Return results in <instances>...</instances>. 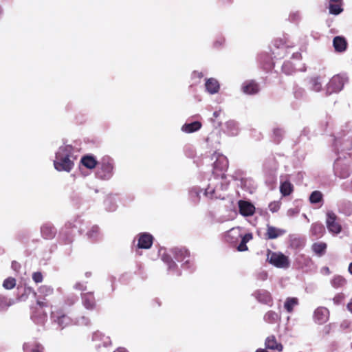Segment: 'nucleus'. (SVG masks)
Masks as SVG:
<instances>
[{
    "label": "nucleus",
    "instance_id": "obj_6",
    "mask_svg": "<svg viewBox=\"0 0 352 352\" xmlns=\"http://www.w3.org/2000/svg\"><path fill=\"white\" fill-rule=\"evenodd\" d=\"M292 59L293 60L292 63L290 62H285L282 66V70L286 74H290L296 70H305L303 67H298V65L295 63L296 61L300 60L301 59V54L299 52H295L292 54Z\"/></svg>",
    "mask_w": 352,
    "mask_h": 352
},
{
    "label": "nucleus",
    "instance_id": "obj_11",
    "mask_svg": "<svg viewBox=\"0 0 352 352\" xmlns=\"http://www.w3.org/2000/svg\"><path fill=\"white\" fill-rule=\"evenodd\" d=\"M17 291V300L19 301H25L31 294L34 297L36 296L35 291L29 286H18Z\"/></svg>",
    "mask_w": 352,
    "mask_h": 352
},
{
    "label": "nucleus",
    "instance_id": "obj_59",
    "mask_svg": "<svg viewBox=\"0 0 352 352\" xmlns=\"http://www.w3.org/2000/svg\"><path fill=\"white\" fill-rule=\"evenodd\" d=\"M193 76H197L198 78H202L204 76V74L202 72H194Z\"/></svg>",
    "mask_w": 352,
    "mask_h": 352
},
{
    "label": "nucleus",
    "instance_id": "obj_27",
    "mask_svg": "<svg viewBox=\"0 0 352 352\" xmlns=\"http://www.w3.org/2000/svg\"><path fill=\"white\" fill-rule=\"evenodd\" d=\"M342 0H330L329 1V12L332 14H339L342 12Z\"/></svg>",
    "mask_w": 352,
    "mask_h": 352
},
{
    "label": "nucleus",
    "instance_id": "obj_16",
    "mask_svg": "<svg viewBox=\"0 0 352 352\" xmlns=\"http://www.w3.org/2000/svg\"><path fill=\"white\" fill-rule=\"evenodd\" d=\"M213 157L216 159L214 168L219 170H225L228 166V161L226 156L219 153H214Z\"/></svg>",
    "mask_w": 352,
    "mask_h": 352
},
{
    "label": "nucleus",
    "instance_id": "obj_15",
    "mask_svg": "<svg viewBox=\"0 0 352 352\" xmlns=\"http://www.w3.org/2000/svg\"><path fill=\"white\" fill-rule=\"evenodd\" d=\"M239 208L241 214L245 217L253 215L255 211V207L246 201H239Z\"/></svg>",
    "mask_w": 352,
    "mask_h": 352
},
{
    "label": "nucleus",
    "instance_id": "obj_62",
    "mask_svg": "<svg viewBox=\"0 0 352 352\" xmlns=\"http://www.w3.org/2000/svg\"><path fill=\"white\" fill-rule=\"evenodd\" d=\"M12 266L14 270H16L17 268L19 267V265L16 262H13Z\"/></svg>",
    "mask_w": 352,
    "mask_h": 352
},
{
    "label": "nucleus",
    "instance_id": "obj_55",
    "mask_svg": "<svg viewBox=\"0 0 352 352\" xmlns=\"http://www.w3.org/2000/svg\"><path fill=\"white\" fill-rule=\"evenodd\" d=\"M283 131L280 129H275L274 130V135L278 138L277 141H279V138L282 136Z\"/></svg>",
    "mask_w": 352,
    "mask_h": 352
},
{
    "label": "nucleus",
    "instance_id": "obj_29",
    "mask_svg": "<svg viewBox=\"0 0 352 352\" xmlns=\"http://www.w3.org/2000/svg\"><path fill=\"white\" fill-rule=\"evenodd\" d=\"M41 234L47 239H52L56 234V229L50 224H45L41 227Z\"/></svg>",
    "mask_w": 352,
    "mask_h": 352
},
{
    "label": "nucleus",
    "instance_id": "obj_10",
    "mask_svg": "<svg viewBox=\"0 0 352 352\" xmlns=\"http://www.w3.org/2000/svg\"><path fill=\"white\" fill-rule=\"evenodd\" d=\"M92 341L98 347L102 346H107L111 344V340L109 336H105L102 332L97 331L93 333Z\"/></svg>",
    "mask_w": 352,
    "mask_h": 352
},
{
    "label": "nucleus",
    "instance_id": "obj_54",
    "mask_svg": "<svg viewBox=\"0 0 352 352\" xmlns=\"http://www.w3.org/2000/svg\"><path fill=\"white\" fill-rule=\"evenodd\" d=\"M305 94V91L304 89H298L296 90L294 94H295V96L296 98H302V97L304 96Z\"/></svg>",
    "mask_w": 352,
    "mask_h": 352
},
{
    "label": "nucleus",
    "instance_id": "obj_43",
    "mask_svg": "<svg viewBox=\"0 0 352 352\" xmlns=\"http://www.w3.org/2000/svg\"><path fill=\"white\" fill-rule=\"evenodd\" d=\"M201 192V190L198 187H194L190 189L189 192L190 197L191 199L197 203L199 201V195Z\"/></svg>",
    "mask_w": 352,
    "mask_h": 352
},
{
    "label": "nucleus",
    "instance_id": "obj_24",
    "mask_svg": "<svg viewBox=\"0 0 352 352\" xmlns=\"http://www.w3.org/2000/svg\"><path fill=\"white\" fill-rule=\"evenodd\" d=\"M201 123L199 121L186 122L181 128L182 131L186 133H191L199 131L201 127Z\"/></svg>",
    "mask_w": 352,
    "mask_h": 352
},
{
    "label": "nucleus",
    "instance_id": "obj_26",
    "mask_svg": "<svg viewBox=\"0 0 352 352\" xmlns=\"http://www.w3.org/2000/svg\"><path fill=\"white\" fill-rule=\"evenodd\" d=\"M24 352H42L43 347L35 340L27 342L23 344Z\"/></svg>",
    "mask_w": 352,
    "mask_h": 352
},
{
    "label": "nucleus",
    "instance_id": "obj_61",
    "mask_svg": "<svg viewBox=\"0 0 352 352\" xmlns=\"http://www.w3.org/2000/svg\"><path fill=\"white\" fill-rule=\"evenodd\" d=\"M221 114V110H219V111H215L214 113H213V116L214 118H217V117L219 116V115Z\"/></svg>",
    "mask_w": 352,
    "mask_h": 352
},
{
    "label": "nucleus",
    "instance_id": "obj_50",
    "mask_svg": "<svg viewBox=\"0 0 352 352\" xmlns=\"http://www.w3.org/2000/svg\"><path fill=\"white\" fill-rule=\"evenodd\" d=\"M237 250L239 252H244V251L248 250V247L246 245V243H244L243 241H241L240 244L237 247Z\"/></svg>",
    "mask_w": 352,
    "mask_h": 352
},
{
    "label": "nucleus",
    "instance_id": "obj_4",
    "mask_svg": "<svg viewBox=\"0 0 352 352\" xmlns=\"http://www.w3.org/2000/svg\"><path fill=\"white\" fill-rule=\"evenodd\" d=\"M267 259L270 263L278 268H287L290 265L288 257L280 252L270 251Z\"/></svg>",
    "mask_w": 352,
    "mask_h": 352
},
{
    "label": "nucleus",
    "instance_id": "obj_49",
    "mask_svg": "<svg viewBox=\"0 0 352 352\" xmlns=\"http://www.w3.org/2000/svg\"><path fill=\"white\" fill-rule=\"evenodd\" d=\"M214 192L215 190L211 186H208L204 192V195L210 199H212L214 197Z\"/></svg>",
    "mask_w": 352,
    "mask_h": 352
},
{
    "label": "nucleus",
    "instance_id": "obj_28",
    "mask_svg": "<svg viewBox=\"0 0 352 352\" xmlns=\"http://www.w3.org/2000/svg\"><path fill=\"white\" fill-rule=\"evenodd\" d=\"M309 87L311 91L320 92L322 89V80L320 77L311 78L309 81Z\"/></svg>",
    "mask_w": 352,
    "mask_h": 352
},
{
    "label": "nucleus",
    "instance_id": "obj_35",
    "mask_svg": "<svg viewBox=\"0 0 352 352\" xmlns=\"http://www.w3.org/2000/svg\"><path fill=\"white\" fill-rule=\"evenodd\" d=\"M87 237L92 241H98L100 239V233L99 228L97 226H93L87 233Z\"/></svg>",
    "mask_w": 352,
    "mask_h": 352
},
{
    "label": "nucleus",
    "instance_id": "obj_21",
    "mask_svg": "<svg viewBox=\"0 0 352 352\" xmlns=\"http://www.w3.org/2000/svg\"><path fill=\"white\" fill-rule=\"evenodd\" d=\"M82 302L87 309L92 310L96 307L95 298L91 292H88L82 295Z\"/></svg>",
    "mask_w": 352,
    "mask_h": 352
},
{
    "label": "nucleus",
    "instance_id": "obj_44",
    "mask_svg": "<svg viewBox=\"0 0 352 352\" xmlns=\"http://www.w3.org/2000/svg\"><path fill=\"white\" fill-rule=\"evenodd\" d=\"M322 199V194L321 192L316 190L314 191L310 197H309V201L311 204H318L320 203Z\"/></svg>",
    "mask_w": 352,
    "mask_h": 352
},
{
    "label": "nucleus",
    "instance_id": "obj_47",
    "mask_svg": "<svg viewBox=\"0 0 352 352\" xmlns=\"http://www.w3.org/2000/svg\"><path fill=\"white\" fill-rule=\"evenodd\" d=\"M32 277L35 283H40L43 280V274L39 272H34Z\"/></svg>",
    "mask_w": 352,
    "mask_h": 352
},
{
    "label": "nucleus",
    "instance_id": "obj_8",
    "mask_svg": "<svg viewBox=\"0 0 352 352\" xmlns=\"http://www.w3.org/2000/svg\"><path fill=\"white\" fill-rule=\"evenodd\" d=\"M138 241L137 246L142 249H148L153 244V236L151 234L144 232L138 234L135 241Z\"/></svg>",
    "mask_w": 352,
    "mask_h": 352
},
{
    "label": "nucleus",
    "instance_id": "obj_32",
    "mask_svg": "<svg viewBox=\"0 0 352 352\" xmlns=\"http://www.w3.org/2000/svg\"><path fill=\"white\" fill-rule=\"evenodd\" d=\"M263 319L269 324H274L280 321V316L274 311H269L264 315Z\"/></svg>",
    "mask_w": 352,
    "mask_h": 352
},
{
    "label": "nucleus",
    "instance_id": "obj_30",
    "mask_svg": "<svg viewBox=\"0 0 352 352\" xmlns=\"http://www.w3.org/2000/svg\"><path fill=\"white\" fill-rule=\"evenodd\" d=\"M285 232V230L268 226L266 234L269 239H272L283 235Z\"/></svg>",
    "mask_w": 352,
    "mask_h": 352
},
{
    "label": "nucleus",
    "instance_id": "obj_38",
    "mask_svg": "<svg viewBox=\"0 0 352 352\" xmlns=\"http://www.w3.org/2000/svg\"><path fill=\"white\" fill-rule=\"evenodd\" d=\"M311 232L313 235L320 237L324 232V228L320 223H314L311 225Z\"/></svg>",
    "mask_w": 352,
    "mask_h": 352
},
{
    "label": "nucleus",
    "instance_id": "obj_45",
    "mask_svg": "<svg viewBox=\"0 0 352 352\" xmlns=\"http://www.w3.org/2000/svg\"><path fill=\"white\" fill-rule=\"evenodd\" d=\"M327 248V245L324 243H316L313 245V250L318 254H322L324 253L325 249Z\"/></svg>",
    "mask_w": 352,
    "mask_h": 352
},
{
    "label": "nucleus",
    "instance_id": "obj_57",
    "mask_svg": "<svg viewBox=\"0 0 352 352\" xmlns=\"http://www.w3.org/2000/svg\"><path fill=\"white\" fill-rule=\"evenodd\" d=\"M342 298H343L342 296L339 294L334 297L333 301L336 304H339L340 302H342Z\"/></svg>",
    "mask_w": 352,
    "mask_h": 352
},
{
    "label": "nucleus",
    "instance_id": "obj_39",
    "mask_svg": "<svg viewBox=\"0 0 352 352\" xmlns=\"http://www.w3.org/2000/svg\"><path fill=\"white\" fill-rule=\"evenodd\" d=\"M13 304H14V300L13 299L0 296V311L7 309Z\"/></svg>",
    "mask_w": 352,
    "mask_h": 352
},
{
    "label": "nucleus",
    "instance_id": "obj_46",
    "mask_svg": "<svg viewBox=\"0 0 352 352\" xmlns=\"http://www.w3.org/2000/svg\"><path fill=\"white\" fill-rule=\"evenodd\" d=\"M16 285V280L14 278L9 277L6 278L3 283V286L6 289H11Z\"/></svg>",
    "mask_w": 352,
    "mask_h": 352
},
{
    "label": "nucleus",
    "instance_id": "obj_34",
    "mask_svg": "<svg viewBox=\"0 0 352 352\" xmlns=\"http://www.w3.org/2000/svg\"><path fill=\"white\" fill-rule=\"evenodd\" d=\"M298 305V299L295 297L287 298L284 302V308L287 312L291 313L293 311L294 308Z\"/></svg>",
    "mask_w": 352,
    "mask_h": 352
},
{
    "label": "nucleus",
    "instance_id": "obj_13",
    "mask_svg": "<svg viewBox=\"0 0 352 352\" xmlns=\"http://www.w3.org/2000/svg\"><path fill=\"white\" fill-rule=\"evenodd\" d=\"M206 91L211 95L216 94L220 89V85L219 81L214 78H209L206 79L205 82Z\"/></svg>",
    "mask_w": 352,
    "mask_h": 352
},
{
    "label": "nucleus",
    "instance_id": "obj_42",
    "mask_svg": "<svg viewBox=\"0 0 352 352\" xmlns=\"http://www.w3.org/2000/svg\"><path fill=\"white\" fill-rule=\"evenodd\" d=\"M162 261L167 265L168 270L173 271L177 266L176 263L168 254H165L162 256Z\"/></svg>",
    "mask_w": 352,
    "mask_h": 352
},
{
    "label": "nucleus",
    "instance_id": "obj_12",
    "mask_svg": "<svg viewBox=\"0 0 352 352\" xmlns=\"http://www.w3.org/2000/svg\"><path fill=\"white\" fill-rule=\"evenodd\" d=\"M329 312L325 307L317 308L314 314V319L318 324H323L329 319Z\"/></svg>",
    "mask_w": 352,
    "mask_h": 352
},
{
    "label": "nucleus",
    "instance_id": "obj_2",
    "mask_svg": "<svg viewBox=\"0 0 352 352\" xmlns=\"http://www.w3.org/2000/svg\"><path fill=\"white\" fill-rule=\"evenodd\" d=\"M116 170L113 159L108 155L103 156L98 162L96 177L100 180L108 181L112 178Z\"/></svg>",
    "mask_w": 352,
    "mask_h": 352
},
{
    "label": "nucleus",
    "instance_id": "obj_18",
    "mask_svg": "<svg viewBox=\"0 0 352 352\" xmlns=\"http://www.w3.org/2000/svg\"><path fill=\"white\" fill-rule=\"evenodd\" d=\"M252 295L261 303L267 304L272 301L271 294L267 290L258 289L254 292Z\"/></svg>",
    "mask_w": 352,
    "mask_h": 352
},
{
    "label": "nucleus",
    "instance_id": "obj_33",
    "mask_svg": "<svg viewBox=\"0 0 352 352\" xmlns=\"http://www.w3.org/2000/svg\"><path fill=\"white\" fill-rule=\"evenodd\" d=\"M32 319L35 323L43 325L47 320V315L41 309L38 310L32 314Z\"/></svg>",
    "mask_w": 352,
    "mask_h": 352
},
{
    "label": "nucleus",
    "instance_id": "obj_36",
    "mask_svg": "<svg viewBox=\"0 0 352 352\" xmlns=\"http://www.w3.org/2000/svg\"><path fill=\"white\" fill-rule=\"evenodd\" d=\"M274 46L283 52H287L290 45L285 38H276L274 41Z\"/></svg>",
    "mask_w": 352,
    "mask_h": 352
},
{
    "label": "nucleus",
    "instance_id": "obj_40",
    "mask_svg": "<svg viewBox=\"0 0 352 352\" xmlns=\"http://www.w3.org/2000/svg\"><path fill=\"white\" fill-rule=\"evenodd\" d=\"M331 285L335 288H339L344 286L346 280L341 276H336L331 281Z\"/></svg>",
    "mask_w": 352,
    "mask_h": 352
},
{
    "label": "nucleus",
    "instance_id": "obj_48",
    "mask_svg": "<svg viewBox=\"0 0 352 352\" xmlns=\"http://www.w3.org/2000/svg\"><path fill=\"white\" fill-rule=\"evenodd\" d=\"M280 207V203L279 201H273L269 204V209L272 212H277Z\"/></svg>",
    "mask_w": 352,
    "mask_h": 352
},
{
    "label": "nucleus",
    "instance_id": "obj_7",
    "mask_svg": "<svg viewBox=\"0 0 352 352\" xmlns=\"http://www.w3.org/2000/svg\"><path fill=\"white\" fill-rule=\"evenodd\" d=\"M334 172L338 177L344 179L348 177L351 172L350 166L340 159H338L334 164Z\"/></svg>",
    "mask_w": 352,
    "mask_h": 352
},
{
    "label": "nucleus",
    "instance_id": "obj_5",
    "mask_svg": "<svg viewBox=\"0 0 352 352\" xmlns=\"http://www.w3.org/2000/svg\"><path fill=\"white\" fill-rule=\"evenodd\" d=\"M326 226L329 232L333 234H338L342 230L337 215L332 211H328L326 214Z\"/></svg>",
    "mask_w": 352,
    "mask_h": 352
},
{
    "label": "nucleus",
    "instance_id": "obj_25",
    "mask_svg": "<svg viewBox=\"0 0 352 352\" xmlns=\"http://www.w3.org/2000/svg\"><path fill=\"white\" fill-rule=\"evenodd\" d=\"M265 346L268 349L277 350L278 351H282L283 346L280 343L276 341V338L274 336H269L265 340Z\"/></svg>",
    "mask_w": 352,
    "mask_h": 352
},
{
    "label": "nucleus",
    "instance_id": "obj_63",
    "mask_svg": "<svg viewBox=\"0 0 352 352\" xmlns=\"http://www.w3.org/2000/svg\"><path fill=\"white\" fill-rule=\"evenodd\" d=\"M348 309L352 313V300L347 305Z\"/></svg>",
    "mask_w": 352,
    "mask_h": 352
},
{
    "label": "nucleus",
    "instance_id": "obj_64",
    "mask_svg": "<svg viewBox=\"0 0 352 352\" xmlns=\"http://www.w3.org/2000/svg\"><path fill=\"white\" fill-rule=\"evenodd\" d=\"M114 352H127V351L124 349H123V348H118Z\"/></svg>",
    "mask_w": 352,
    "mask_h": 352
},
{
    "label": "nucleus",
    "instance_id": "obj_9",
    "mask_svg": "<svg viewBox=\"0 0 352 352\" xmlns=\"http://www.w3.org/2000/svg\"><path fill=\"white\" fill-rule=\"evenodd\" d=\"M52 317L61 329H63L72 323V321L69 316L60 312H55L52 311Z\"/></svg>",
    "mask_w": 352,
    "mask_h": 352
},
{
    "label": "nucleus",
    "instance_id": "obj_60",
    "mask_svg": "<svg viewBox=\"0 0 352 352\" xmlns=\"http://www.w3.org/2000/svg\"><path fill=\"white\" fill-rule=\"evenodd\" d=\"M36 303L40 307L41 309L46 306V304L45 302H41L38 300H37Z\"/></svg>",
    "mask_w": 352,
    "mask_h": 352
},
{
    "label": "nucleus",
    "instance_id": "obj_3",
    "mask_svg": "<svg viewBox=\"0 0 352 352\" xmlns=\"http://www.w3.org/2000/svg\"><path fill=\"white\" fill-rule=\"evenodd\" d=\"M348 82V77L345 74H340L333 76L326 85V95L340 92Z\"/></svg>",
    "mask_w": 352,
    "mask_h": 352
},
{
    "label": "nucleus",
    "instance_id": "obj_14",
    "mask_svg": "<svg viewBox=\"0 0 352 352\" xmlns=\"http://www.w3.org/2000/svg\"><path fill=\"white\" fill-rule=\"evenodd\" d=\"M241 236V230L239 227L232 228L225 234L226 241L230 243H236Z\"/></svg>",
    "mask_w": 352,
    "mask_h": 352
},
{
    "label": "nucleus",
    "instance_id": "obj_53",
    "mask_svg": "<svg viewBox=\"0 0 352 352\" xmlns=\"http://www.w3.org/2000/svg\"><path fill=\"white\" fill-rule=\"evenodd\" d=\"M74 289L79 290V291H84L86 289L85 285L84 283H77L74 286Z\"/></svg>",
    "mask_w": 352,
    "mask_h": 352
},
{
    "label": "nucleus",
    "instance_id": "obj_17",
    "mask_svg": "<svg viewBox=\"0 0 352 352\" xmlns=\"http://www.w3.org/2000/svg\"><path fill=\"white\" fill-rule=\"evenodd\" d=\"M242 91L246 94H255L258 92L259 87L254 80H248L243 83Z\"/></svg>",
    "mask_w": 352,
    "mask_h": 352
},
{
    "label": "nucleus",
    "instance_id": "obj_19",
    "mask_svg": "<svg viewBox=\"0 0 352 352\" xmlns=\"http://www.w3.org/2000/svg\"><path fill=\"white\" fill-rule=\"evenodd\" d=\"M81 164L89 169H94L98 166V161L93 155H84L80 160Z\"/></svg>",
    "mask_w": 352,
    "mask_h": 352
},
{
    "label": "nucleus",
    "instance_id": "obj_58",
    "mask_svg": "<svg viewBox=\"0 0 352 352\" xmlns=\"http://www.w3.org/2000/svg\"><path fill=\"white\" fill-rule=\"evenodd\" d=\"M89 321L88 319L85 318H82V321L81 322H78L79 324H85V325H87L89 324Z\"/></svg>",
    "mask_w": 352,
    "mask_h": 352
},
{
    "label": "nucleus",
    "instance_id": "obj_52",
    "mask_svg": "<svg viewBox=\"0 0 352 352\" xmlns=\"http://www.w3.org/2000/svg\"><path fill=\"white\" fill-rule=\"evenodd\" d=\"M299 212L298 210L296 208H290L287 210V214L289 217H294Z\"/></svg>",
    "mask_w": 352,
    "mask_h": 352
},
{
    "label": "nucleus",
    "instance_id": "obj_22",
    "mask_svg": "<svg viewBox=\"0 0 352 352\" xmlns=\"http://www.w3.org/2000/svg\"><path fill=\"white\" fill-rule=\"evenodd\" d=\"M173 254L175 259L178 262L184 261V264H188L190 261L188 258L190 257L189 252L186 249H175L173 250Z\"/></svg>",
    "mask_w": 352,
    "mask_h": 352
},
{
    "label": "nucleus",
    "instance_id": "obj_51",
    "mask_svg": "<svg viewBox=\"0 0 352 352\" xmlns=\"http://www.w3.org/2000/svg\"><path fill=\"white\" fill-rule=\"evenodd\" d=\"M241 241L244 243H247L252 239V234L251 233H248L245 234L243 236H241Z\"/></svg>",
    "mask_w": 352,
    "mask_h": 352
},
{
    "label": "nucleus",
    "instance_id": "obj_23",
    "mask_svg": "<svg viewBox=\"0 0 352 352\" xmlns=\"http://www.w3.org/2000/svg\"><path fill=\"white\" fill-rule=\"evenodd\" d=\"M81 223L80 220H75L73 223L68 222L65 225V228L63 230V233L65 234L72 235L74 234L76 231H80V228L79 227Z\"/></svg>",
    "mask_w": 352,
    "mask_h": 352
},
{
    "label": "nucleus",
    "instance_id": "obj_56",
    "mask_svg": "<svg viewBox=\"0 0 352 352\" xmlns=\"http://www.w3.org/2000/svg\"><path fill=\"white\" fill-rule=\"evenodd\" d=\"M290 19L293 21H296L300 19V14L298 12H293L289 16Z\"/></svg>",
    "mask_w": 352,
    "mask_h": 352
},
{
    "label": "nucleus",
    "instance_id": "obj_37",
    "mask_svg": "<svg viewBox=\"0 0 352 352\" xmlns=\"http://www.w3.org/2000/svg\"><path fill=\"white\" fill-rule=\"evenodd\" d=\"M333 46L336 51L342 52L346 47V41L340 36H336L333 39Z\"/></svg>",
    "mask_w": 352,
    "mask_h": 352
},
{
    "label": "nucleus",
    "instance_id": "obj_41",
    "mask_svg": "<svg viewBox=\"0 0 352 352\" xmlns=\"http://www.w3.org/2000/svg\"><path fill=\"white\" fill-rule=\"evenodd\" d=\"M38 292L41 296L47 297L51 296L53 294L54 289L50 286L41 285V287H38Z\"/></svg>",
    "mask_w": 352,
    "mask_h": 352
},
{
    "label": "nucleus",
    "instance_id": "obj_20",
    "mask_svg": "<svg viewBox=\"0 0 352 352\" xmlns=\"http://www.w3.org/2000/svg\"><path fill=\"white\" fill-rule=\"evenodd\" d=\"M239 126L234 120H229L226 122L224 132L230 136H236L239 133Z\"/></svg>",
    "mask_w": 352,
    "mask_h": 352
},
{
    "label": "nucleus",
    "instance_id": "obj_31",
    "mask_svg": "<svg viewBox=\"0 0 352 352\" xmlns=\"http://www.w3.org/2000/svg\"><path fill=\"white\" fill-rule=\"evenodd\" d=\"M294 190V186L288 180L281 181L280 185V191L283 196L289 195Z\"/></svg>",
    "mask_w": 352,
    "mask_h": 352
},
{
    "label": "nucleus",
    "instance_id": "obj_1",
    "mask_svg": "<svg viewBox=\"0 0 352 352\" xmlns=\"http://www.w3.org/2000/svg\"><path fill=\"white\" fill-rule=\"evenodd\" d=\"M79 151L70 144L60 146L56 153L54 160V168L59 171L69 173L74 166V162L78 156Z\"/></svg>",
    "mask_w": 352,
    "mask_h": 352
}]
</instances>
